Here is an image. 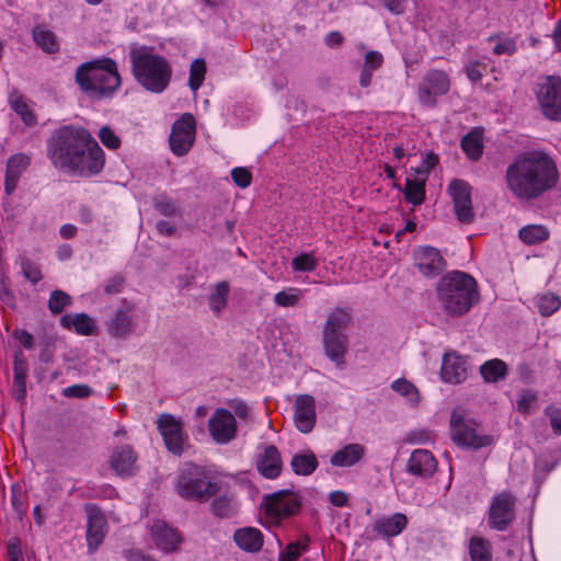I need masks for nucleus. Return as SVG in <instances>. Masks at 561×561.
I'll return each mask as SVG.
<instances>
[{
  "label": "nucleus",
  "instance_id": "nucleus-10",
  "mask_svg": "<svg viewBox=\"0 0 561 561\" xmlns=\"http://www.w3.org/2000/svg\"><path fill=\"white\" fill-rule=\"evenodd\" d=\"M515 499L508 492L495 495L492 500L489 512V526L495 530L503 531L514 519Z\"/></svg>",
  "mask_w": 561,
  "mask_h": 561
},
{
  "label": "nucleus",
  "instance_id": "nucleus-2",
  "mask_svg": "<svg viewBox=\"0 0 561 561\" xmlns=\"http://www.w3.org/2000/svg\"><path fill=\"white\" fill-rule=\"evenodd\" d=\"M76 81L93 100L110 98L122 83L117 64L111 58L82 64L76 71Z\"/></svg>",
  "mask_w": 561,
  "mask_h": 561
},
{
  "label": "nucleus",
  "instance_id": "nucleus-22",
  "mask_svg": "<svg viewBox=\"0 0 561 561\" xmlns=\"http://www.w3.org/2000/svg\"><path fill=\"white\" fill-rule=\"evenodd\" d=\"M323 344L325 354L337 365L344 363V354L347 345V337L343 332L323 331Z\"/></svg>",
  "mask_w": 561,
  "mask_h": 561
},
{
  "label": "nucleus",
  "instance_id": "nucleus-37",
  "mask_svg": "<svg viewBox=\"0 0 561 561\" xmlns=\"http://www.w3.org/2000/svg\"><path fill=\"white\" fill-rule=\"evenodd\" d=\"M405 199L414 206L421 205L425 201V178L405 180L403 190Z\"/></svg>",
  "mask_w": 561,
  "mask_h": 561
},
{
  "label": "nucleus",
  "instance_id": "nucleus-60",
  "mask_svg": "<svg viewBox=\"0 0 561 561\" xmlns=\"http://www.w3.org/2000/svg\"><path fill=\"white\" fill-rule=\"evenodd\" d=\"M7 557L9 561H23L21 540L12 537L8 542Z\"/></svg>",
  "mask_w": 561,
  "mask_h": 561
},
{
  "label": "nucleus",
  "instance_id": "nucleus-29",
  "mask_svg": "<svg viewBox=\"0 0 561 561\" xmlns=\"http://www.w3.org/2000/svg\"><path fill=\"white\" fill-rule=\"evenodd\" d=\"M233 538L236 543L244 551L257 552L263 546V535L256 528L238 529Z\"/></svg>",
  "mask_w": 561,
  "mask_h": 561
},
{
  "label": "nucleus",
  "instance_id": "nucleus-7",
  "mask_svg": "<svg viewBox=\"0 0 561 561\" xmlns=\"http://www.w3.org/2000/svg\"><path fill=\"white\" fill-rule=\"evenodd\" d=\"M537 100L542 114L551 121L561 122V79L547 77L539 84Z\"/></svg>",
  "mask_w": 561,
  "mask_h": 561
},
{
  "label": "nucleus",
  "instance_id": "nucleus-44",
  "mask_svg": "<svg viewBox=\"0 0 561 561\" xmlns=\"http://www.w3.org/2000/svg\"><path fill=\"white\" fill-rule=\"evenodd\" d=\"M206 73V62L204 59H195L191 64L188 85L193 91H196L202 85Z\"/></svg>",
  "mask_w": 561,
  "mask_h": 561
},
{
  "label": "nucleus",
  "instance_id": "nucleus-15",
  "mask_svg": "<svg viewBox=\"0 0 561 561\" xmlns=\"http://www.w3.org/2000/svg\"><path fill=\"white\" fill-rule=\"evenodd\" d=\"M414 265L424 276H435L442 273L446 263L439 251L433 247H419L413 252Z\"/></svg>",
  "mask_w": 561,
  "mask_h": 561
},
{
  "label": "nucleus",
  "instance_id": "nucleus-57",
  "mask_svg": "<svg viewBox=\"0 0 561 561\" xmlns=\"http://www.w3.org/2000/svg\"><path fill=\"white\" fill-rule=\"evenodd\" d=\"M99 137L102 144L110 149H117L121 146L119 137L108 126L100 129Z\"/></svg>",
  "mask_w": 561,
  "mask_h": 561
},
{
  "label": "nucleus",
  "instance_id": "nucleus-52",
  "mask_svg": "<svg viewBox=\"0 0 561 561\" xmlns=\"http://www.w3.org/2000/svg\"><path fill=\"white\" fill-rule=\"evenodd\" d=\"M291 264L296 271L311 272L317 267V260L310 253H302L296 256Z\"/></svg>",
  "mask_w": 561,
  "mask_h": 561
},
{
  "label": "nucleus",
  "instance_id": "nucleus-12",
  "mask_svg": "<svg viewBox=\"0 0 561 561\" xmlns=\"http://www.w3.org/2000/svg\"><path fill=\"white\" fill-rule=\"evenodd\" d=\"M209 433L218 444H227L237 435L234 415L227 409H217L208 421Z\"/></svg>",
  "mask_w": 561,
  "mask_h": 561
},
{
  "label": "nucleus",
  "instance_id": "nucleus-4",
  "mask_svg": "<svg viewBox=\"0 0 561 561\" xmlns=\"http://www.w3.org/2000/svg\"><path fill=\"white\" fill-rule=\"evenodd\" d=\"M91 142V134L84 128L69 126L57 129L48 140V156L53 164L66 172L80 156V150Z\"/></svg>",
  "mask_w": 561,
  "mask_h": 561
},
{
  "label": "nucleus",
  "instance_id": "nucleus-46",
  "mask_svg": "<svg viewBox=\"0 0 561 561\" xmlns=\"http://www.w3.org/2000/svg\"><path fill=\"white\" fill-rule=\"evenodd\" d=\"M538 309L541 316L549 317L561 307L560 298L551 293L543 294L538 298Z\"/></svg>",
  "mask_w": 561,
  "mask_h": 561
},
{
  "label": "nucleus",
  "instance_id": "nucleus-53",
  "mask_svg": "<svg viewBox=\"0 0 561 561\" xmlns=\"http://www.w3.org/2000/svg\"><path fill=\"white\" fill-rule=\"evenodd\" d=\"M299 301V294L297 289H290L289 291H279L274 296V302L280 307H294Z\"/></svg>",
  "mask_w": 561,
  "mask_h": 561
},
{
  "label": "nucleus",
  "instance_id": "nucleus-34",
  "mask_svg": "<svg viewBox=\"0 0 561 561\" xmlns=\"http://www.w3.org/2000/svg\"><path fill=\"white\" fill-rule=\"evenodd\" d=\"M33 39L41 49L47 54H56L59 50V42L54 32L42 26H35L32 31Z\"/></svg>",
  "mask_w": 561,
  "mask_h": 561
},
{
  "label": "nucleus",
  "instance_id": "nucleus-43",
  "mask_svg": "<svg viewBox=\"0 0 561 561\" xmlns=\"http://www.w3.org/2000/svg\"><path fill=\"white\" fill-rule=\"evenodd\" d=\"M351 322V314L342 308H336L328 318L324 330L342 332Z\"/></svg>",
  "mask_w": 561,
  "mask_h": 561
},
{
  "label": "nucleus",
  "instance_id": "nucleus-48",
  "mask_svg": "<svg viewBox=\"0 0 561 561\" xmlns=\"http://www.w3.org/2000/svg\"><path fill=\"white\" fill-rule=\"evenodd\" d=\"M308 542L309 538L307 537V541L305 543L296 541L287 545L285 550L279 554V561H297L301 553L308 549Z\"/></svg>",
  "mask_w": 561,
  "mask_h": 561
},
{
  "label": "nucleus",
  "instance_id": "nucleus-54",
  "mask_svg": "<svg viewBox=\"0 0 561 561\" xmlns=\"http://www.w3.org/2000/svg\"><path fill=\"white\" fill-rule=\"evenodd\" d=\"M485 72H486V64H484V62L474 60V61H470L466 66V75H467L468 79L473 83L479 82Z\"/></svg>",
  "mask_w": 561,
  "mask_h": 561
},
{
  "label": "nucleus",
  "instance_id": "nucleus-16",
  "mask_svg": "<svg viewBox=\"0 0 561 561\" xmlns=\"http://www.w3.org/2000/svg\"><path fill=\"white\" fill-rule=\"evenodd\" d=\"M480 299L477 280L470 274L458 271V316L467 313Z\"/></svg>",
  "mask_w": 561,
  "mask_h": 561
},
{
  "label": "nucleus",
  "instance_id": "nucleus-11",
  "mask_svg": "<svg viewBox=\"0 0 561 561\" xmlns=\"http://www.w3.org/2000/svg\"><path fill=\"white\" fill-rule=\"evenodd\" d=\"M157 425L167 449L175 456L182 455L185 437L181 422L175 420L173 415L163 413L159 415Z\"/></svg>",
  "mask_w": 561,
  "mask_h": 561
},
{
  "label": "nucleus",
  "instance_id": "nucleus-14",
  "mask_svg": "<svg viewBox=\"0 0 561 561\" xmlns=\"http://www.w3.org/2000/svg\"><path fill=\"white\" fill-rule=\"evenodd\" d=\"M493 444V437L483 434L476 422H466L458 415V446L480 449Z\"/></svg>",
  "mask_w": 561,
  "mask_h": 561
},
{
  "label": "nucleus",
  "instance_id": "nucleus-56",
  "mask_svg": "<svg viewBox=\"0 0 561 561\" xmlns=\"http://www.w3.org/2000/svg\"><path fill=\"white\" fill-rule=\"evenodd\" d=\"M21 265L23 275L26 279H28L33 284H36L42 279L43 276L39 267L35 265L31 260L23 259Z\"/></svg>",
  "mask_w": 561,
  "mask_h": 561
},
{
  "label": "nucleus",
  "instance_id": "nucleus-55",
  "mask_svg": "<svg viewBox=\"0 0 561 561\" xmlns=\"http://www.w3.org/2000/svg\"><path fill=\"white\" fill-rule=\"evenodd\" d=\"M545 414L549 417L551 428L558 436L561 435V408L553 404L546 407Z\"/></svg>",
  "mask_w": 561,
  "mask_h": 561
},
{
  "label": "nucleus",
  "instance_id": "nucleus-21",
  "mask_svg": "<svg viewBox=\"0 0 561 561\" xmlns=\"http://www.w3.org/2000/svg\"><path fill=\"white\" fill-rule=\"evenodd\" d=\"M436 468V459L426 449L414 450L408 461V471L414 476L428 477L435 472Z\"/></svg>",
  "mask_w": 561,
  "mask_h": 561
},
{
  "label": "nucleus",
  "instance_id": "nucleus-45",
  "mask_svg": "<svg viewBox=\"0 0 561 561\" xmlns=\"http://www.w3.org/2000/svg\"><path fill=\"white\" fill-rule=\"evenodd\" d=\"M154 208L165 217L180 216L181 211L178 205L167 195L161 194L153 198Z\"/></svg>",
  "mask_w": 561,
  "mask_h": 561
},
{
  "label": "nucleus",
  "instance_id": "nucleus-20",
  "mask_svg": "<svg viewBox=\"0 0 561 561\" xmlns=\"http://www.w3.org/2000/svg\"><path fill=\"white\" fill-rule=\"evenodd\" d=\"M31 158L24 153H16L9 158L5 170L4 191L8 195L12 194L16 187L22 173L28 168Z\"/></svg>",
  "mask_w": 561,
  "mask_h": 561
},
{
  "label": "nucleus",
  "instance_id": "nucleus-1",
  "mask_svg": "<svg viewBox=\"0 0 561 561\" xmlns=\"http://www.w3.org/2000/svg\"><path fill=\"white\" fill-rule=\"evenodd\" d=\"M560 174L557 162L541 150L518 154L508 164L505 181L511 193L520 201H533L553 190Z\"/></svg>",
  "mask_w": 561,
  "mask_h": 561
},
{
  "label": "nucleus",
  "instance_id": "nucleus-3",
  "mask_svg": "<svg viewBox=\"0 0 561 561\" xmlns=\"http://www.w3.org/2000/svg\"><path fill=\"white\" fill-rule=\"evenodd\" d=\"M130 59L134 77L142 88L153 93L167 89L171 81L172 67L163 56L140 47L130 51Z\"/></svg>",
  "mask_w": 561,
  "mask_h": 561
},
{
  "label": "nucleus",
  "instance_id": "nucleus-50",
  "mask_svg": "<svg viewBox=\"0 0 561 561\" xmlns=\"http://www.w3.org/2000/svg\"><path fill=\"white\" fill-rule=\"evenodd\" d=\"M494 39H499L495 46L493 47V53L495 55H513L517 50L516 42L513 38H500V36L497 35L489 37L490 42Z\"/></svg>",
  "mask_w": 561,
  "mask_h": 561
},
{
  "label": "nucleus",
  "instance_id": "nucleus-64",
  "mask_svg": "<svg viewBox=\"0 0 561 561\" xmlns=\"http://www.w3.org/2000/svg\"><path fill=\"white\" fill-rule=\"evenodd\" d=\"M127 561H154L150 556L145 554L138 549H128L124 551Z\"/></svg>",
  "mask_w": 561,
  "mask_h": 561
},
{
  "label": "nucleus",
  "instance_id": "nucleus-61",
  "mask_svg": "<svg viewBox=\"0 0 561 561\" xmlns=\"http://www.w3.org/2000/svg\"><path fill=\"white\" fill-rule=\"evenodd\" d=\"M67 398H87L92 393V389L87 385H73L62 391Z\"/></svg>",
  "mask_w": 561,
  "mask_h": 561
},
{
  "label": "nucleus",
  "instance_id": "nucleus-33",
  "mask_svg": "<svg viewBox=\"0 0 561 561\" xmlns=\"http://www.w3.org/2000/svg\"><path fill=\"white\" fill-rule=\"evenodd\" d=\"M507 365L504 360L493 358L480 366V374L485 382L494 383L504 379L507 375Z\"/></svg>",
  "mask_w": 561,
  "mask_h": 561
},
{
  "label": "nucleus",
  "instance_id": "nucleus-8",
  "mask_svg": "<svg viewBox=\"0 0 561 561\" xmlns=\"http://www.w3.org/2000/svg\"><path fill=\"white\" fill-rule=\"evenodd\" d=\"M264 513L271 519L277 522L296 514L301 506L298 496L287 490L264 496Z\"/></svg>",
  "mask_w": 561,
  "mask_h": 561
},
{
  "label": "nucleus",
  "instance_id": "nucleus-25",
  "mask_svg": "<svg viewBox=\"0 0 561 561\" xmlns=\"http://www.w3.org/2000/svg\"><path fill=\"white\" fill-rule=\"evenodd\" d=\"M483 128L474 127L461 139V149L471 161L480 160L483 154Z\"/></svg>",
  "mask_w": 561,
  "mask_h": 561
},
{
  "label": "nucleus",
  "instance_id": "nucleus-30",
  "mask_svg": "<svg viewBox=\"0 0 561 561\" xmlns=\"http://www.w3.org/2000/svg\"><path fill=\"white\" fill-rule=\"evenodd\" d=\"M407 524V516L402 513H396L390 517L376 520L374 524V530L385 537H394L405 528Z\"/></svg>",
  "mask_w": 561,
  "mask_h": 561
},
{
  "label": "nucleus",
  "instance_id": "nucleus-24",
  "mask_svg": "<svg viewBox=\"0 0 561 561\" xmlns=\"http://www.w3.org/2000/svg\"><path fill=\"white\" fill-rule=\"evenodd\" d=\"M438 299L450 314L456 312V272H448L436 286Z\"/></svg>",
  "mask_w": 561,
  "mask_h": 561
},
{
  "label": "nucleus",
  "instance_id": "nucleus-23",
  "mask_svg": "<svg viewBox=\"0 0 561 561\" xmlns=\"http://www.w3.org/2000/svg\"><path fill=\"white\" fill-rule=\"evenodd\" d=\"M282 458L278 449L271 445L264 449L263 455L257 460L259 472L267 479H275L282 472Z\"/></svg>",
  "mask_w": 561,
  "mask_h": 561
},
{
  "label": "nucleus",
  "instance_id": "nucleus-42",
  "mask_svg": "<svg viewBox=\"0 0 561 561\" xmlns=\"http://www.w3.org/2000/svg\"><path fill=\"white\" fill-rule=\"evenodd\" d=\"M131 318L123 310H117L108 324V331L114 336H122L129 332Z\"/></svg>",
  "mask_w": 561,
  "mask_h": 561
},
{
  "label": "nucleus",
  "instance_id": "nucleus-51",
  "mask_svg": "<svg viewBox=\"0 0 561 561\" xmlns=\"http://www.w3.org/2000/svg\"><path fill=\"white\" fill-rule=\"evenodd\" d=\"M232 497L228 495H222L216 497L211 503V510L214 514L218 517H227L230 515L232 511Z\"/></svg>",
  "mask_w": 561,
  "mask_h": 561
},
{
  "label": "nucleus",
  "instance_id": "nucleus-58",
  "mask_svg": "<svg viewBox=\"0 0 561 561\" xmlns=\"http://www.w3.org/2000/svg\"><path fill=\"white\" fill-rule=\"evenodd\" d=\"M537 401V394L531 390H524L517 402V409L523 414L530 412L531 405Z\"/></svg>",
  "mask_w": 561,
  "mask_h": 561
},
{
  "label": "nucleus",
  "instance_id": "nucleus-31",
  "mask_svg": "<svg viewBox=\"0 0 561 561\" xmlns=\"http://www.w3.org/2000/svg\"><path fill=\"white\" fill-rule=\"evenodd\" d=\"M470 561H492V545L490 540L480 536H472L468 542Z\"/></svg>",
  "mask_w": 561,
  "mask_h": 561
},
{
  "label": "nucleus",
  "instance_id": "nucleus-19",
  "mask_svg": "<svg viewBox=\"0 0 561 561\" xmlns=\"http://www.w3.org/2000/svg\"><path fill=\"white\" fill-rule=\"evenodd\" d=\"M137 455L128 445L116 447L110 458L111 468L118 476H130L136 469Z\"/></svg>",
  "mask_w": 561,
  "mask_h": 561
},
{
  "label": "nucleus",
  "instance_id": "nucleus-5",
  "mask_svg": "<svg viewBox=\"0 0 561 561\" xmlns=\"http://www.w3.org/2000/svg\"><path fill=\"white\" fill-rule=\"evenodd\" d=\"M176 490L185 500L206 502L219 492L220 486L209 480L205 470L190 465L179 474Z\"/></svg>",
  "mask_w": 561,
  "mask_h": 561
},
{
  "label": "nucleus",
  "instance_id": "nucleus-13",
  "mask_svg": "<svg viewBox=\"0 0 561 561\" xmlns=\"http://www.w3.org/2000/svg\"><path fill=\"white\" fill-rule=\"evenodd\" d=\"M84 511L88 516L87 525V541L90 551L96 550V548L103 542L107 530V522L102 513L101 508L92 503L84 505Z\"/></svg>",
  "mask_w": 561,
  "mask_h": 561
},
{
  "label": "nucleus",
  "instance_id": "nucleus-62",
  "mask_svg": "<svg viewBox=\"0 0 561 561\" xmlns=\"http://www.w3.org/2000/svg\"><path fill=\"white\" fill-rule=\"evenodd\" d=\"M382 62V55L376 50H370L365 55V62L363 68H368L370 71H374L380 68Z\"/></svg>",
  "mask_w": 561,
  "mask_h": 561
},
{
  "label": "nucleus",
  "instance_id": "nucleus-32",
  "mask_svg": "<svg viewBox=\"0 0 561 561\" xmlns=\"http://www.w3.org/2000/svg\"><path fill=\"white\" fill-rule=\"evenodd\" d=\"M60 323L64 328H75L76 332L82 335H91L95 332V324L87 313H77L73 317L66 314L61 317Z\"/></svg>",
  "mask_w": 561,
  "mask_h": 561
},
{
  "label": "nucleus",
  "instance_id": "nucleus-41",
  "mask_svg": "<svg viewBox=\"0 0 561 561\" xmlns=\"http://www.w3.org/2000/svg\"><path fill=\"white\" fill-rule=\"evenodd\" d=\"M229 284L228 282H219L216 287L215 291L209 296V306L211 310L219 314L222 309L226 308L228 304V295H229Z\"/></svg>",
  "mask_w": 561,
  "mask_h": 561
},
{
  "label": "nucleus",
  "instance_id": "nucleus-6",
  "mask_svg": "<svg viewBox=\"0 0 561 561\" xmlns=\"http://www.w3.org/2000/svg\"><path fill=\"white\" fill-rule=\"evenodd\" d=\"M80 156L72 163L68 173L77 176L89 178L99 174L105 164V157L102 148L91 136V142L80 150Z\"/></svg>",
  "mask_w": 561,
  "mask_h": 561
},
{
  "label": "nucleus",
  "instance_id": "nucleus-17",
  "mask_svg": "<svg viewBox=\"0 0 561 561\" xmlns=\"http://www.w3.org/2000/svg\"><path fill=\"white\" fill-rule=\"evenodd\" d=\"M295 423L297 428L307 434L316 424V401L312 396L300 394L295 401Z\"/></svg>",
  "mask_w": 561,
  "mask_h": 561
},
{
  "label": "nucleus",
  "instance_id": "nucleus-49",
  "mask_svg": "<svg viewBox=\"0 0 561 561\" xmlns=\"http://www.w3.org/2000/svg\"><path fill=\"white\" fill-rule=\"evenodd\" d=\"M456 355L448 352L443 357L440 378L445 382H451L456 377Z\"/></svg>",
  "mask_w": 561,
  "mask_h": 561
},
{
  "label": "nucleus",
  "instance_id": "nucleus-40",
  "mask_svg": "<svg viewBox=\"0 0 561 561\" xmlns=\"http://www.w3.org/2000/svg\"><path fill=\"white\" fill-rule=\"evenodd\" d=\"M391 389L404 397L413 407L420 403L421 397L417 388L405 378L394 380Z\"/></svg>",
  "mask_w": 561,
  "mask_h": 561
},
{
  "label": "nucleus",
  "instance_id": "nucleus-18",
  "mask_svg": "<svg viewBox=\"0 0 561 561\" xmlns=\"http://www.w3.org/2000/svg\"><path fill=\"white\" fill-rule=\"evenodd\" d=\"M448 89L449 80L447 76L442 71H432L426 76L420 88V100L425 105H433L435 103L433 95L443 94Z\"/></svg>",
  "mask_w": 561,
  "mask_h": 561
},
{
  "label": "nucleus",
  "instance_id": "nucleus-9",
  "mask_svg": "<svg viewBox=\"0 0 561 561\" xmlns=\"http://www.w3.org/2000/svg\"><path fill=\"white\" fill-rule=\"evenodd\" d=\"M195 118L192 114H183L172 126L170 148L176 156H184L195 140Z\"/></svg>",
  "mask_w": 561,
  "mask_h": 561
},
{
  "label": "nucleus",
  "instance_id": "nucleus-39",
  "mask_svg": "<svg viewBox=\"0 0 561 561\" xmlns=\"http://www.w3.org/2000/svg\"><path fill=\"white\" fill-rule=\"evenodd\" d=\"M14 385L18 389L16 399L22 400L26 394V375H27V363L22 357V354L15 356L14 359Z\"/></svg>",
  "mask_w": 561,
  "mask_h": 561
},
{
  "label": "nucleus",
  "instance_id": "nucleus-38",
  "mask_svg": "<svg viewBox=\"0 0 561 561\" xmlns=\"http://www.w3.org/2000/svg\"><path fill=\"white\" fill-rule=\"evenodd\" d=\"M293 471L298 476H309L318 467V460L312 451L295 455L290 462Z\"/></svg>",
  "mask_w": 561,
  "mask_h": 561
},
{
  "label": "nucleus",
  "instance_id": "nucleus-27",
  "mask_svg": "<svg viewBox=\"0 0 561 561\" xmlns=\"http://www.w3.org/2000/svg\"><path fill=\"white\" fill-rule=\"evenodd\" d=\"M476 214L471 201V186L461 180H458V221L471 224Z\"/></svg>",
  "mask_w": 561,
  "mask_h": 561
},
{
  "label": "nucleus",
  "instance_id": "nucleus-26",
  "mask_svg": "<svg viewBox=\"0 0 561 561\" xmlns=\"http://www.w3.org/2000/svg\"><path fill=\"white\" fill-rule=\"evenodd\" d=\"M152 535L156 545L167 552L175 551L181 542V538L178 533L173 528L161 523L153 525Z\"/></svg>",
  "mask_w": 561,
  "mask_h": 561
},
{
  "label": "nucleus",
  "instance_id": "nucleus-35",
  "mask_svg": "<svg viewBox=\"0 0 561 561\" xmlns=\"http://www.w3.org/2000/svg\"><path fill=\"white\" fill-rule=\"evenodd\" d=\"M12 110L22 118L23 123L32 126L36 123L35 114L30 110L25 98L19 92L13 91L9 98Z\"/></svg>",
  "mask_w": 561,
  "mask_h": 561
},
{
  "label": "nucleus",
  "instance_id": "nucleus-47",
  "mask_svg": "<svg viewBox=\"0 0 561 561\" xmlns=\"http://www.w3.org/2000/svg\"><path fill=\"white\" fill-rule=\"evenodd\" d=\"M72 302V298L62 290H54L50 294L48 300V308L54 314H59L64 311V309L70 306Z\"/></svg>",
  "mask_w": 561,
  "mask_h": 561
},
{
  "label": "nucleus",
  "instance_id": "nucleus-36",
  "mask_svg": "<svg viewBox=\"0 0 561 561\" xmlns=\"http://www.w3.org/2000/svg\"><path fill=\"white\" fill-rule=\"evenodd\" d=\"M549 230L543 225H527L519 229V239L528 245L546 241L549 238Z\"/></svg>",
  "mask_w": 561,
  "mask_h": 561
},
{
  "label": "nucleus",
  "instance_id": "nucleus-63",
  "mask_svg": "<svg viewBox=\"0 0 561 561\" xmlns=\"http://www.w3.org/2000/svg\"><path fill=\"white\" fill-rule=\"evenodd\" d=\"M229 407L233 410L234 414L241 420H248L250 410L248 404L241 400H231L228 402Z\"/></svg>",
  "mask_w": 561,
  "mask_h": 561
},
{
  "label": "nucleus",
  "instance_id": "nucleus-59",
  "mask_svg": "<svg viewBox=\"0 0 561 561\" xmlns=\"http://www.w3.org/2000/svg\"><path fill=\"white\" fill-rule=\"evenodd\" d=\"M233 182L241 188H245L251 184L252 174L245 168H234L231 171Z\"/></svg>",
  "mask_w": 561,
  "mask_h": 561
},
{
  "label": "nucleus",
  "instance_id": "nucleus-28",
  "mask_svg": "<svg viewBox=\"0 0 561 561\" xmlns=\"http://www.w3.org/2000/svg\"><path fill=\"white\" fill-rule=\"evenodd\" d=\"M365 448L360 444H348L334 453L330 459L336 467H351L359 462L364 457Z\"/></svg>",
  "mask_w": 561,
  "mask_h": 561
}]
</instances>
